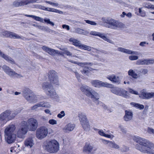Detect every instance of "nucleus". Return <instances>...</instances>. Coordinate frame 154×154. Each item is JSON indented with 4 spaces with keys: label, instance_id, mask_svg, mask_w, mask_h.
Here are the masks:
<instances>
[{
    "label": "nucleus",
    "instance_id": "aec40b11",
    "mask_svg": "<svg viewBox=\"0 0 154 154\" xmlns=\"http://www.w3.org/2000/svg\"><path fill=\"white\" fill-rule=\"evenodd\" d=\"M107 78L112 82L115 83L117 84L120 83L121 80L119 76H116L114 74H112L108 75Z\"/></svg>",
    "mask_w": 154,
    "mask_h": 154
},
{
    "label": "nucleus",
    "instance_id": "6e6552de",
    "mask_svg": "<svg viewBox=\"0 0 154 154\" xmlns=\"http://www.w3.org/2000/svg\"><path fill=\"white\" fill-rule=\"evenodd\" d=\"M110 91L112 93L118 96L124 97L126 98L129 97L127 94V91L125 90L118 87H113L112 85Z\"/></svg>",
    "mask_w": 154,
    "mask_h": 154
},
{
    "label": "nucleus",
    "instance_id": "79ce46f5",
    "mask_svg": "<svg viewBox=\"0 0 154 154\" xmlns=\"http://www.w3.org/2000/svg\"><path fill=\"white\" fill-rule=\"evenodd\" d=\"M41 105L40 104V103H37L35 105L32 106L31 107V109L33 110H35L36 111L38 109L39 107H41Z\"/></svg>",
    "mask_w": 154,
    "mask_h": 154
},
{
    "label": "nucleus",
    "instance_id": "a211bd4d",
    "mask_svg": "<svg viewBox=\"0 0 154 154\" xmlns=\"http://www.w3.org/2000/svg\"><path fill=\"white\" fill-rule=\"evenodd\" d=\"M23 94L25 99L30 103L34 94L31 91L28 89L25 90L23 92Z\"/></svg>",
    "mask_w": 154,
    "mask_h": 154
},
{
    "label": "nucleus",
    "instance_id": "dca6fc26",
    "mask_svg": "<svg viewBox=\"0 0 154 154\" xmlns=\"http://www.w3.org/2000/svg\"><path fill=\"white\" fill-rule=\"evenodd\" d=\"M139 97L143 99H149L154 97V92H147L145 89H143L140 91Z\"/></svg>",
    "mask_w": 154,
    "mask_h": 154
},
{
    "label": "nucleus",
    "instance_id": "c9c22d12",
    "mask_svg": "<svg viewBox=\"0 0 154 154\" xmlns=\"http://www.w3.org/2000/svg\"><path fill=\"white\" fill-rule=\"evenodd\" d=\"M8 38L13 39H20L21 37L17 34L13 32L9 31Z\"/></svg>",
    "mask_w": 154,
    "mask_h": 154
},
{
    "label": "nucleus",
    "instance_id": "338daca9",
    "mask_svg": "<svg viewBox=\"0 0 154 154\" xmlns=\"http://www.w3.org/2000/svg\"><path fill=\"white\" fill-rule=\"evenodd\" d=\"M75 74L76 77L78 79H79L80 78V74L78 72H75Z\"/></svg>",
    "mask_w": 154,
    "mask_h": 154
},
{
    "label": "nucleus",
    "instance_id": "473e14b6",
    "mask_svg": "<svg viewBox=\"0 0 154 154\" xmlns=\"http://www.w3.org/2000/svg\"><path fill=\"white\" fill-rule=\"evenodd\" d=\"M98 36L104 40L106 41L109 43L111 44H113V41L106 36L103 33L99 32Z\"/></svg>",
    "mask_w": 154,
    "mask_h": 154
},
{
    "label": "nucleus",
    "instance_id": "c756f323",
    "mask_svg": "<svg viewBox=\"0 0 154 154\" xmlns=\"http://www.w3.org/2000/svg\"><path fill=\"white\" fill-rule=\"evenodd\" d=\"M69 61L73 63H77L79 66L82 67H85V65H87L90 66L93 65V63L90 62H85L84 63H78L76 61L70 60Z\"/></svg>",
    "mask_w": 154,
    "mask_h": 154
},
{
    "label": "nucleus",
    "instance_id": "a878e982",
    "mask_svg": "<svg viewBox=\"0 0 154 154\" xmlns=\"http://www.w3.org/2000/svg\"><path fill=\"white\" fill-rule=\"evenodd\" d=\"M34 140L31 137L27 138L24 141V145L26 147L31 148L34 145Z\"/></svg>",
    "mask_w": 154,
    "mask_h": 154
},
{
    "label": "nucleus",
    "instance_id": "8fccbe9b",
    "mask_svg": "<svg viewBox=\"0 0 154 154\" xmlns=\"http://www.w3.org/2000/svg\"><path fill=\"white\" fill-rule=\"evenodd\" d=\"M129 58L131 60H137L138 57L136 56L131 55L129 56Z\"/></svg>",
    "mask_w": 154,
    "mask_h": 154
},
{
    "label": "nucleus",
    "instance_id": "052dcab7",
    "mask_svg": "<svg viewBox=\"0 0 154 154\" xmlns=\"http://www.w3.org/2000/svg\"><path fill=\"white\" fill-rule=\"evenodd\" d=\"M148 132L150 134H154V129L149 128L148 129Z\"/></svg>",
    "mask_w": 154,
    "mask_h": 154
},
{
    "label": "nucleus",
    "instance_id": "de8ad7c7",
    "mask_svg": "<svg viewBox=\"0 0 154 154\" xmlns=\"http://www.w3.org/2000/svg\"><path fill=\"white\" fill-rule=\"evenodd\" d=\"M41 105V106L45 108H47L48 107V103L47 102H40Z\"/></svg>",
    "mask_w": 154,
    "mask_h": 154
},
{
    "label": "nucleus",
    "instance_id": "c03bdc74",
    "mask_svg": "<svg viewBox=\"0 0 154 154\" xmlns=\"http://www.w3.org/2000/svg\"><path fill=\"white\" fill-rule=\"evenodd\" d=\"M144 7L146 8H150L154 10V5L150 3L145 4L144 5Z\"/></svg>",
    "mask_w": 154,
    "mask_h": 154
},
{
    "label": "nucleus",
    "instance_id": "bf43d9fd",
    "mask_svg": "<svg viewBox=\"0 0 154 154\" xmlns=\"http://www.w3.org/2000/svg\"><path fill=\"white\" fill-rule=\"evenodd\" d=\"M115 1L119 3L122 4L123 5L125 6H127V5L124 2H123L122 1L120 0H115Z\"/></svg>",
    "mask_w": 154,
    "mask_h": 154
},
{
    "label": "nucleus",
    "instance_id": "f8f14e48",
    "mask_svg": "<svg viewBox=\"0 0 154 154\" xmlns=\"http://www.w3.org/2000/svg\"><path fill=\"white\" fill-rule=\"evenodd\" d=\"M35 2H39L38 0H16L13 2V5L14 7H17Z\"/></svg>",
    "mask_w": 154,
    "mask_h": 154
},
{
    "label": "nucleus",
    "instance_id": "c85d7f7f",
    "mask_svg": "<svg viewBox=\"0 0 154 154\" xmlns=\"http://www.w3.org/2000/svg\"><path fill=\"white\" fill-rule=\"evenodd\" d=\"M93 148V146L89 144H86L84 146L83 151L85 152L90 153Z\"/></svg>",
    "mask_w": 154,
    "mask_h": 154
},
{
    "label": "nucleus",
    "instance_id": "6e6d98bb",
    "mask_svg": "<svg viewBox=\"0 0 154 154\" xmlns=\"http://www.w3.org/2000/svg\"><path fill=\"white\" fill-rule=\"evenodd\" d=\"M99 32H96L95 31H91L90 32V34L92 35L95 36H98Z\"/></svg>",
    "mask_w": 154,
    "mask_h": 154
},
{
    "label": "nucleus",
    "instance_id": "ea45409f",
    "mask_svg": "<svg viewBox=\"0 0 154 154\" xmlns=\"http://www.w3.org/2000/svg\"><path fill=\"white\" fill-rule=\"evenodd\" d=\"M42 87L44 91L47 93L48 90V83L47 82L43 83L42 84Z\"/></svg>",
    "mask_w": 154,
    "mask_h": 154
},
{
    "label": "nucleus",
    "instance_id": "0eeeda50",
    "mask_svg": "<svg viewBox=\"0 0 154 154\" xmlns=\"http://www.w3.org/2000/svg\"><path fill=\"white\" fill-rule=\"evenodd\" d=\"M78 117L83 128L86 131H89L90 126L85 115L83 113L80 112L79 114Z\"/></svg>",
    "mask_w": 154,
    "mask_h": 154
},
{
    "label": "nucleus",
    "instance_id": "6ab92c4d",
    "mask_svg": "<svg viewBox=\"0 0 154 154\" xmlns=\"http://www.w3.org/2000/svg\"><path fill=\"white\" fill-rule=\"evenodd\" d=\"M140 71L136 69H130L128 72V75L134 79H137L140 76Z\"/></svg>",
    "mask_w": 154,
    "mask_h": 154
},
{
    "label": "nucleus",
    "instance_id": "0e129e2a",
    "mask_svg": "<svg viewBox=\"0 0 154 154\" xmlns=\"http://www.w3.org/2000/svg\"><path fill=\"white\" fill-rule=\"evenodd\" d=\"M142 71H140V72H141L143 74L145 75L147 73L148 70L147 69H144L141 70Z\"/></svg>",
    "mask_w": 154,
    "mask_h": 154
},
{
    "label": "nucleus",
    "instance_id": "864d4df0",
    "mask_svg": "<svg viewBox=\"0 0 154 154\" xmlns=\"http://www.w3.org/2000/svg\"><path fill=\"white\" fill-rule=\"evenodd\" d=\"M129 91L130 93L132 94H134L135 95L138 94V93L137 91H134L132 89H129Z\"/></svg>",
    "mask_w": 154,
    "mask_h": 154
},
{
    "label": "nucleus",
    "instance_id": "9d476101",
    "mask_svg": "<svg viewBox=\"0 0 154 154\" xmlns=\"http://www.w3.org/2000/svg\"><path fill=\"white\" fill-rule=\"evenodd\" d=\"M59 149V144L58 142L53 140L49 142V152L51 153L57 152Z\"/></svg>",
    "mask_w": 154,
    "mask_h": 154
},
{
    "label": "nucleus",
    "instance_id": "58836bf2",
    "mask_svg": "<svg viewBox=\"0 0 154 154\" xmlns=\"http://www.w3.org/2000/svg\"><path fill=\"white\" fill-rule=\"evenodd\" d=\"M79 48L81 49L90 51L91 50V48L89 46L82 44Z\"/></svg>",
    "mask_w": 154,
    "mask_h": 154
},
{
    "label": "nucleus",
    "instance_id": "37998d69",
    "mask_svg": "<svg viewBox=\"0 0 154 154\" xmlns=\"http://www.w3.org/2000/svg\"><path fill=\"white\" fill-rule=\"evenodd\" d=\"M49 11L55 12L59 14L63 13V12L61 11L51 8H49Z\"/></svg>",
    "mask_w": 154,
    "mask_h": 154
},
{
    "label": "nucleus",
    "instance_id": "774afa93",
    "mask_svg": "<svg viewBox=\"0 0 154 154\" xmlns=\"http://www.w3.org/2000/svg\"><path fill=\"white\" fill-rule=\"evenodd\" d=\"M39 8L42 9L43 10H45L46 11H48V8H46L45 7L42 6H40Z\"/></svg>",
    "mask_w": 154,
    "mask_h": 154
},
{
    "label": "nucleus",
    "instance_id": "680f3d73",
    "mask_svg": "<svg viewBox=\"0 0 154 154\" xmlns=\"http://www.w3.org/2000/svg\"><path fill=\"white\" fill-rule=\"evenodd\" d=\"M146 44L148 45V43L146 42H142L140 43L139 45L142 47H144Z\"/></svg>",
    "mask_w": 154,
    "mask_h": 154
},
{
    "label": "nucleus",
    "instance_id": "1a4fd4ad",
    "mask_svg": "<svg viewBox=\"0 0 154 154\" xmlns=\"http://www.w3.org/2000/svg\"><path fill=\"white\" fill-rule=\"evenodd\" d=\"M25 122L26 123L27 128L29 131H35L37 128L38 122L34 118L29 119Z\"/></svg>",
    "mask_w": 154,
    "mask_h": 154
},
{
    "label": "nucleus",
    "instance_id": "7ed1b4c3",
    "mask_svg": "<svg viewBox=\"0 0 154 154\" xmlns=\"http://www.w3.org/2000/svg\"><path fill=\"white\" fill-rule=\"evenodd\" d=\"M102 20L105 23L108 24L106 27L113 29H118L124 27L122 23L112 18H103Z\"/></svg>",
    "mask_w": 154,
    "mask_h": 154
},
{
    "label": "nucleus",
    "instance_id": "412c9836",
    "mask_svg": "<svg viewBox=\"0 0 154 154\" xmlns=\"http://www.w3.org/2000/svg\"><path fill=\"white\" fill-rule=\"evenodd\" d=\"M117 50L119 51L130 54H139V53L137 51H133L122 47L118 48L117 49Z\"/></svg>",
    "mask_w": 154,
    "mask_h": 154
},
{
    "label": "nucleus",
    "instance_id": "ddd939ff",
    "mask_svg": "<svg viewBox=\"0 0 154 154\" xmlns=\"http://www.w3.org/2000/svg\"><path fill=\"white\" fill-rule=\"evenodd\" d=\"M91 83L92 85L95 87L100 88L102 87L111 88L112 84H109L107 82H104L97 80H92Z\"/></svg>",
    "mask_w": 154,
    "mask_h": 154
},
{
    "label": "nucleus",
    "instance_id": "5701e85b",
    "mask_svg": "<svg viewBox=\"0 0 154 154\" xmlns=\"http://www.w3.org/2000/svg\"><path fill=\"white\" fill-rule=\"evenodd\" d=\"M2 68L6 73L11 77L13 76L16 74L13 69L6 65L3 66Z\"/></svg>",
    "mask_w": 154,
    "mask_h": 154
},
{
    "label": "nucleus",
    "instance_id": "7c9ffc66",
    "mask_svg": "<svg viewBox=\"0 0 154 154\" xmlns=\"http://www.w3.org/2000/svg\"><path fill=\"white\" fill-rule=\"evenodd\" d=\"M93 70L96 71L98 70V69H92L90 67L85 66L83 70L81 71V72L83 74H86V75H88L89 73V71H91Z\"/></svg>",
    "mask_w": 154,
    "mask_h": 154
},
{
    "label": "nucleus",
    "instance_id": "f257e3e1",
    "mask_svg": "<svg viewBox=\"0 0 154 154\" xmlns=\"http://www.w3.org/2000/svg\"><path fill=\"white\" fill-rule=\"evenodd\" d=\"M133 140L139 143L136 145V148L143 153L148 154H154V150L151 149L154 148V144L148 140L142 138L139 136H135L133 137Z\"/></svg>",
    "mask_w": 154,
    "mask_h": 154
},
{
    "label": "nucleus",
    "instance_id": "f3484780",
    "mask_svg": "<svg viewBox=\"0 0 154 154\" xmlns=\"http://www.w3.org/2000/svg\"><path fill=\"white\" fill-rule=\"evenodd\" d=\"M87 96L91 98L94 102H98L100 98L99 94L92 89H91L90 92L87 94Z\"/></svg>",
    "mask_w": 154,
    "mask_h": 154
},
{
    "label": "nucleus",
    "instance_id": "423d86ee",
    "mask_svg": "<svg viewBox=\"0 0 154 154\" xmlns=\"http://www.w3.org/2000/svg\"><path fill=\"white\" fill-rule=\"evenodd\" d=\"M26 123L25 121L22 122L17 128V136L20 138L24 137L25 135L28 132V129L26 126Z\"/></svg>",
    "mask_w": 154,
    "mask_h": 154
},
{
    "label": "nucleus",
    "instance_id": "39448f33",
    "mask_svg": "<svg viewBox=\"0 0 154 154\" xmlns=\"http://www.w3.org/2000/svg\"><path fill=\"white\" fill-rule=\"evenodd\" d=\"M49 88L58 87L59 85V77L57 73L54 70H50L49 74Z\"/></svg>",
    "mask_w": 154,
    "mask_h": 154
},
{
    "label": "nucleus",
    "instance_id": "20e7f679",
    "mask_svg": "<svg viewBox=\"0 0 154 154\" xmlns=\"http://www.w3.org/2000/svg\"><path fill=\"white\" fill-rule=\"evenodd\" d=\"M17 113H13L10 110H7L0 114V124L3 126L7 121L13 119Z\"/></svg>",
    "mask_w": 154,
    "mask_h": 154
},
{
    "label": "nucleus",
    "instance_id": "393cba45",
    "mask_svg": "<svg viewBox=\"0 0 154 154\" xmlns=\"http://www.w3.org/2000/svg\"><path fill=\"white\" fill-rule=\"evenodd\" d=\"M75 126L74 124L69 123L66 125L63 128V130L64 132L69 133L74 129Z\"/></svg>",
    "mask_w": 154,
    "mask_h": 154
},
{
    "label": "nucleus",
    "instance_id": "2eb2a0df",
    "mask_svg": "<svg viewBox=\"0 0 154 154\" xmlns=\"http://www.w3.org/2000/svg\"><path fill=\"white\" fill-rule=\"evenodd\" d=\"M100 140L104 144L107 145V146L110 149H119L120 148L119 146L114 141L106 140L103 138L101 139Z\"/></svg>",
    "mask_w": 154,
    "mask_h": 154
},
{
    "label": "nucleus",
    "instance_id": "a18cd8bd",
    "mask_svg": "<svg viewBox=\"0 0 154 154\" xmlns=\"http://www.w3.org/2000/svg\"><path fill=\"white\" fill-rule=\"evenodd\" d=\"M65 116V112L64 111H62L60 112V113L57 115V117L60 119H61Z\"/></svg>",
    "mask_w": 154,
    "mask_h": 154
},
{
    "label": "nucleus",
    "instance_id": "f03ea898",
    "mask_svg": "<svg viewBox=\"0 0 154 154\" xmlns=\"http://www.w3.org/2000/svg\"><path fill=\"white\" fill-rule=\"evenodd\" d=\"M16 129L15 125H8L5 130V138L7 142L10 144L15 141L16 138V135L14 132Z\"/></svg>",
    "mask_w": 154,
    "mask_h": 154
},
{
    "label": "nucleus",
    "instance_id": "69168bd1",
    "mask_svg": "<svg viewBox=\"0 0 154 154\" xmlns=\"http://www.w3.org/2000/svg\"><path fill=\"white\" fill-rule=\"evenodd\" d=\"M64 54H66L67 56H72V53L68 51V50L66 51V52L64 53Z\"/></svg>",
    "mask_w": 154,
    "mask_h": 154
},
{
    "label": "nucleus",
    "instance_id": "3c124183",
    "mask_svg": "<svg viewBox=\"0 0 154 154\" xmlns=\"http://www.w3.org/2000/svg\"><path fill=\"white\" fill-rule=\"evenodd\" d=\"M129 150V148L128 147L124 146H123L121 149V151L123 152H127Z\"/></svg>",
    "mask_w": 154,
    "mask_h": 154
},
{
    "label": "nucleus",
    "instance_id": "2f4dec72",
    "mask_svg": "<svg viewBox=\"0 0 154 154\" xmlns=\"http://www.w3.org/2000/svg\"><path fill=\"white\" fill-rule=\"evenodd\" d=\"M91 89L90 87L86 85H82L80 88L81 91L85 93L86 96L87 94L90 92Z\"/></svg>",
    "mask_w": 154,
    "mask_h": 154
},
{
    "label": "nucleus",
    "instance_id": "4d7b16f0",
    "mask_svg": "<svg viewBox=\"0 0 154 154\" xmlns=\"http://www.w3.org/2000/svg\"><path fill=\"white\" fill-rule=\"evenodd\" d=\"M62 28L63 29H66L67 30H69L70 29V27L69 26L63 24L62 25Z\"/></svg>",
    "mask_w": 154,
    "mask_h": 154
},
{
    "label": "nucleus",
    "instance_id": "b1692460",
    "mask_svg": "<svg viewBox=\"0 0 154 154\" xmlns=\"http://www.w3.org/2000/svg\"><path fill=\"white\" fill-rule=\"evenodd\" d=\"M24 15L27 17H32L36 21H40L42 23H44V22H45L47 23H48V19H44L43 18H42L41 17L33 15L25 14Z\"/></svg>",
    "mask_w": 154,
    "mask_h": 154
},
{
    "label": "nucleus",
    "instance_id": "9b49d317",
    "mask_svg": "<svg viewBox=\"0 0 154 154\" xmlns=\"http://www.w3.org/2000/svg\"><path fill=\"white\" fill-rule=\"evenodd\" d=\"M49 100L53 102H58L60 98L54 88H49Z\"/></svg>",
    "mask_w": 154,
    "mask_h": 154
},
{
    "label": "nucleus",
    "instance_id": "bb28decb",
    "mask_svg": "<svg viewBox=\"0 0 154 154\" xmlns=\"http://www.w3.org/2000/svg\"><path fill=\"white\" fill-rule=\"evenodd\" d=\"M133 113L131 111L126 110L125 115L124 117V119L125 121H128L131 120L133 117Z\"/></svg>",
    "mask_w": 154,
    "mask_h": 154
},
{
    "label": "nucleus",
    "instance_id": "cd10ccee",
    "mask_svg": "<svg viewBox=\"0 0 154 154\" xmlns=\"http://www.w3.org/2000/svg\"><path fill=\"white\" fill-rule=\"evenodd\" d=\"M0 56L3 58L8 62L12 64L15 63V62L11 57L2 52L0 50Z\"/></svg>",
    "mask_w": 154,
    "mask_h": 154
},
{
    "label": "nucleus",
    "instance_id": "4468645a",
    "mask_svg": "<svg viewBox=\"0 0 154 154\" xmlns=\"http://www.w3.org/2000/svg\"><path fill=\"white\" fill-rule=\"evenodd\" d=\"M47 134V128L45 127H42L37 129L36 136L38 138L41 139L46 137Z\"/></svg>",
    "mask_w": 154,
    "mask_h": 154
},
{
    "label": "nucleus",
    "instance_id": "a19ab883",
    "mask_svg": "<svg viewBox=\"0 0 154 154\" xmlns=\"http://www.w3.org/2000/svg\"><path fill=\"white\" fill-rule=\"evenodd\" d=\"M39 97L38 96L34 94L30 103H36L39 99Z\"/></svg>",
    "mask_w": 154,
    "mask_h": 154
},
{
    "label": "nucleus",
    "instance_id": "13d9d810",
    "mask_svg": "<svg viewBox=\"0 0 154 154\" xmlns=\"http://www.w3.org/2000/svg\"><path fill=\"white\" fill-rule=\"evenodd\" d=\"M114 137V136L112 134H105L104 137L112 139Z\"/></svg>",
    "mask_w": 154,
    "mask_h": 154
},
{
    "label": "nucleus",
    "instance_id": "49530a36",
    "mask_svg": "<svg viewBox=\"0 0 154 154\" xmlns=\"http://www.w3.org/2000/svg\"><path fill=\"white\" fill-rule=\"evenodd\" d=\"M43 146L44 149L48 151V142L46 141L43 144Z\"/></svg>",
    "mask_w": 154,
    "mask_h": 154
},
{
    "label": "nucleus",
    "instance_id": "09e8293b",
    "mask_svg": "<svg viewBox=\"0 0 154 154\" xmlns=\"http://www.w3.org/2000/svg\"><path fill=\"white\" fill-rule=\"evenodd\" d=\"M85 21L86 23L92 25H97V24L94 21L86 20H85Z\"/></svg>",
    "mask_w": 154,
    "mask_h": 154
},
{
    "label": "nucleus",
    "instance_id": "e2e57ef3",
    "mask_svg": "<svg viewBox=\"0 0 154 154\" xmlns=\"http://www.w3.org/2000/svg\"><path fill=\"white\" fill-rule=\"evenodd\" d=\"M49 4L54 7H57L58 5V4L57 3L52 2H49Z\"/></svg>",
    "mask_w": 154,
    "mask_h": 154
},
{
    "label": "nucleus",
    "instance_id": "5fc2aeb1",
    "mask_svg": "<svg viewBox=\"0 0 154 154\" xmlns=\"http://www.w3.org/2000/svg\"><path fill=\"white\" fill-rule=\"evenodd\" d=\"M98 133L101 136L104 137H105V134L104 133L103 131L102 130L100 129L99 130Z\"/></svg>",
    "mask_w": 154,
    "mask_h": 154
},
{
    "label": "nucleus",
    "instance_id": "603ef678",
    "mask_svg": "<svg viewBox=\"0 0 154 154\" xmlns=\"http://www.w3.org/2000/svg\"><path fill=\"white\" fill-rule=\"evenodd\" d=\"M49 123L51 125H54L57 124V122L56 120H55L53 119H50L49 121Z\"/></svg>",
    "mask_w": 154,
    "mask_h": 154
},
{
    "label": "nucleus",
    "instance_id": "4c0bfd02",
    "mask_svg": "<svg viewBox=\"0 0 154 154\" xmlns=\"http://www.w3.org/2000/svg\"><path fill=\"white\" fill-rule=\"evenodd\" d=\"M131 104L136 108L139 109H143L144 108V106L143 105L140 104L139 103H136L134 102H131Z\"/></svg>",
    "mask_w": 154,
    "mask_h": 154
},
{
    "label": "nucleus",
    "instance_id": "4be33fe9",
    "mask_svg": "<svg viewBox=\"0 0 154 154\" xmlns=\"http://www.w3.org/2000/svg\"><path fill=\"white\" fill-rule=\"evenodd\" d=\"M154 63V60L151 59L139 60L136 62V64L139 65H149L153 64Z\"/></svg>",
    "mask_w": 154,
    "mask_h": 154
},
{
    "label": "nucleus",
    "instance_id": "e433bc0d",
    "mask_svg": "<svg viewBox=\"0 0 154 154\" xmlns=\"http://www.w3.org/2000/svg\"><path fill=\"white\" fill-rule=\"evenodd\" d=\"M9 31L4 30H2L0 32V36L8 38Z\"/></svg>",
    "mask_w": 154,
    "mask_h": 154
},
{
    "label": "nucleus",
    "instance_id": "72a5a7b5",
    "mask_svg": "<svg viewBox=\"0 0 154 154\" xmlns=\"http://www.w3.org/2000/svg\"><path fill=\"white\" fill-rule=\"evenodd\" d=\"M69 41L70 42H72V44L73 45L76 47H78L79 48L82 44L79 40H78L75 38H70Z\"/></svg>",
    "mask_w": 154,
    "mask_h": 154
},
{
    "label": "nucleus",
    "instance_id": "f704fd0d",
    "mask_svg": "<svg viewBox=\"0 0 154 154\" xmlns=\"http://www.w3.org/2000/svg\"><path fill=\"white\" fill-rule=\"evenodd\" d=\"M75 31V32L80 34L87 35L89 33V32L88 31L80 28L76 29Z\"/></svg>",
    "mask_w": 154,
    "mask_h": 154
}]
</instances>
